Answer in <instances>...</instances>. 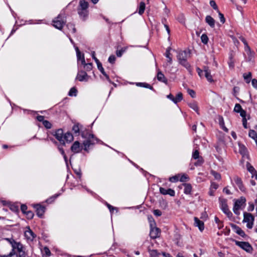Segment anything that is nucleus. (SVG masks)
I'll return each mask as SVG.
<instances>
[{
	"label": "nucleus",
	"instance_id": "f257e3e1",
	"mask_svg": "<svg viewBox=\"0 0 257 257\" xmlns=\"http://www.w3.org/2000/svg\"><path fill=\"white\" fill-rule=\"evenodd\" d=\"M81 136L83 138H87V140L83 142L84 150L88 152L89 148L95 144L98 143L100 140L96 138L93 134H88L87 136H85L84 134L82 133Z\"/></svg>",
	"mask_w": 257,
	"mask_h": 257
},
{
	"label": "nucleus",
	"instance_id": "f03ea898",
	"mask_svg": "<svg viewBox=\"0 0 257 257\" xmlns=\"http://www.w3.org/2000/svg\"><path fill=\"white\" fill-rule=\"evenodd\" d=\"M189 52L186 51H180L177 55L179 63L188 70L190 68V65L187 62V59L189 57Z\"/></svg>",
	"mask_w": 257,
	"mask_h": 257
},
{
	"label": "nucleus",
	"instance_id": "7ed1b4c3",
	"mask_svg": "<svg viewBox=\"0 0 257 257\" xmlns=\"http://www.w3.org/2000/svg\"><path fill=\"white\" fill-rule=\"evenodd\" d=\"M219 204L221 209L225 214L228 218H230L232 216V212L229 210L227 204V199L220 197L219 198Z\"/></svg>",
	"mask_w": 257,
	"mask_h": 257
},
{
	"label": "nucleus",
	"instance_id": "20e7f679",
	"mask_svg": "<svg viewBox=\"0 0 257 257\" xmlns=\"http://www.w3.org/2000/svg\"><path fill=\"white\" fill-rule=\"evenodd\" d=\"M243 222H247L246 226L248 228L251 229L253 227L254 217L250 213L244 212L243 213Z\"/></svg>",
	"mask_w": 257,
	"mask_h": 257
},
{
	"label": "nucleus",
	"instance_id": "39448f33",
	"mask_svg": "<svg viewBox=\"0 0 257 257\" xmlns=\"http://www.w3.org/2000/svg\"><path fill=\"white\" fill-rule=\"evenodd\" d=\"M51 134L54 136L55 138L62 145H65V143L63 139L64 132L61 128L57 129L51 132Z\"/></svg>",
	"mask_w": 257,
	"mask_h": 257
},
{
	"label": "nucleus",
	"instance_id": "423d86ee",
	"mask_svg": "<svg viewBox=\"0 0 257 257\" xmlns=\"http://www.w3.org/2000/svg\"><path fill=\"white\" fill-rule=\"evenodd\" d=\"M197 71L201 78H204V77H205L208 80H212L210 72L207 67H205L203 70L197 68Z\"/></svg>",
	"mask_w": 257,
	"mask_h": 257
},
{
	"label": "nucleus",
	"instance_id": "0eeeda50",
	"mask_svg": "<svg viewBox=\"0 0 257 257\" xmlns=\"http://www.w3.org/2000/svg\"><path fill=\"white\" fill-rule=\"evenodd\" d=\"M53 23L54 27L59 30H61L65 23V21L64 20L62 15L60 14L53 21Z\"/></svg>",
	"mask_w": 257,
	"mask_h": 257
},
{
	"label": "nucleus",
	"instance_id": "6e6552de",
	"mask_svg": "<svg viewBox=\"0 0 257 257\" xmlns=\"http://www.w3.org/2000/svg\"><path fill=\"white\" fill-rule=\"evenodd\" d=\"M235 244L247 252H251L253 248L248 242L235 240Z\"/></svg>",
	"mask_w": 257,
	"mask_h": 257
},
{
	"label": "nucleus",
	"instance_id": "1a4fd4ad",
	"mask_svg": "<svg viewBox=\"0 0 257 257\" xmlns=\"http://www.w3.org/2000/svg\"><path fill=\"white\" fill-rule=\"evenodd\" d=\"M24 247L23 245L20 242H17L15 245L13 246L12 250H14L15 251L16 249L17 250L18 252V257H26V253L25 251L24 250Z\"/></svg>",
	"mask_w": 257,
	"mask_h": 257
},
{
	"label": "nucleus",
	"instance_id": "9d476101",
	"mask_svg": "<svg viewBox=\"0 0 257 257\" xmlns=\"http://www.w3.org/2000/svg\"><path fill=\"white\" fill-rule=\"evenodd\" d=\"M192 158L195 160L197 159V161L194 163L196 166H201L204 162L203 159L202 157L199 156V152L198 150H196L193 152Z\"/></svg>",
	"mask_w": 257,
	"mask_h": 257
},
{
	"label": "nucleus",
	"instance_id": "9b49d317",
	"mask_svg": "<svg viewBox=\"0 0 257 257\" xmlns=\"http://www.w3.org/2000/svg\"><path fill=\"white\" fill-rule=\"evenodd\" d=\"M161 234V229L158 227H150V236L152 239H156L159 237Z\"/></svg>",
	"mask_w": 257,
	"mask_h": 257
},
{
	"label": "nucleus",
	"instance_id": "f8f14e48",
	"mask_svg": "<svg viewBox=\"0 0 257 257\" xmlns=\"http://www.w3.org/2000/svg\"><path fill=\"white\" fill-rule=\"evenodd\" d=\"M34 208L36 209V212L37 216L42 218L45 212V207L40 204H37L34 205Z\"/></svg>",
	"mask_w": 257,
	"mask_h": 257
},
{
	"label": "nucleus",
	"instance_id": "ddd939ff",
	"mask_svg": "<svg viewBox=\"0 0 257 257\" xmlns=\"http://www.w3.org/2000/svg\"><path fill=\"white\" fill-rule=\"evenodd\" d=\"M82 150V146L80 145V143L76 141L74 142L71 147V151L74 154L78 153Z\"/></svg>",
	"mask_w": 257,
	"mask_h": 257
},
{
	"label": "nucleus",
	"instance_id": "4468645a",
	"mask_svg": "<svg viewBox=\"0 0 257 257\" xmlns=\"http://www.w3.org/2000/svg\"><path fill=\"white\" fill-rule=\"evenodd\" d=\"M76 52V55H77V58L78 59V61H80L81 63L83 65H86L87 64L85 63V59L84 54H81V52H80L78 48L77 47H75ZM87 65L91 66V63H88Z\"/></svg>",
	"mask_w": 257,
	"mask_h": 257
},
{
	"label": "nucleus",
	"instance_id": "2eb2a0df",
	"mask_svg": "<svg viewBox=\"0 0 257 257\" xmlns=\"http://www.w3.org/2000/svg\"><path fill=\"white\" fill-rule=\"evenodd\" d=\"M233 179L235 184L238 187L239 190L242 192H245L246 189L243 184L241 179L238 176H235Z\"/></svg>",
	"mask_w": 257,
	"mask_h": 257
},
{
	"label": "nucleus",
	"instance_id": "dca6fc26",
	"mask_svg": "<svg viewBox=\"0 0 257 257\" xmlns=\"http://www.w3.org/2000/svg\"><path fill=\"white\" fill-rule=\"evenodd\" d=\"M230 226L237 234L242 237H245L246 236L244 231L238 226L233 223H230Z\"/></svg>",
	"mask_w": 257,
	"mask_h": 257
},
{
	"label": "nucleus",
	"instance_id": "f3484780",
	"mask_svg": "<svg viewBox=\"0 0 257 257\" xmlns=\"http://www.w3.org/2000/svg\"><path fill=\"white\" fill-rule=\"evenodd\" d=\"M234 111H235V112H237V113H239L240 115L242 117H244V116H246V111L243 110L241 106L238 103H236L235 105V106L234 108Z\"/></svg>",
	"mask_w": 257,
	"mask_h": 257
},
{
	"label": "nucleus",
	"instance_id": "a211bd4d",
	"mask_svg": "<svg viewBox=\"0 0 257 257\" xmlns=\"http://www.w3.org/2000/svg\"><path fill=\"white\" fill-rule=\"evenodd\" d=\"M25 236L28 240L33 241L34 239L36 237V235L33 232V231L28 227V229L25 231Z\"/></svg>",
	"mask_w": 257,
	"mask_h": 257
},
{
	"label": "nucleus",
	"instance_id": "6ab92c4d",
	"mask_svg": "<svg viewBox=\"0 0 257 257\" xmlns=\"http://www.w3.org/2000/svg\"><path fill=\"white\" fill-rule=\"evenodd\" d=\"M160 192L163 195H169L171 196H174L175 195V191L171 188L166 189L164 188L160 187Z\"/></svg>",
	"mask_w": 257,
	"mask_h": 257
},
{
	"label": "nucleus",
	"instance_id": "aec40b11",
	"mask_svg": "<svg viewBox=\"0 0 257 257\" xmlns=\"http://www.w3.org/2000/svg\"><path fill=\"white\" fill-rule=\"evenodd\" d=\"M245 198L243 197H241L240 199L236 200L235 201L233 207L236 210L240 209L241 206L243 204L245 203Z\"/></svg>",
	"mask_w": 257,
	"mask_h": 257
},
{
	"label": "nucleus",
	"instance_id": "412c9836",
	"mask_svg": "<svg viewBox=\"0 0 257 257\" xmlns=\"http://www.w3.org/2000/svg\"><path fill=\"white\" fill-rule=\"evenodd\" d=\"M89 79V76L85 71H79L78 73L76 80H85Z\"/></svg>",
	"mask_w": 257,
	"mask_h": 257
},
{
	"label": "nucleus",
	"instance_id": "4be33fe9",
	"mask_svg": "<svg viewBox=\"0 0 257 257\" xmlns=\"http://www.w3.org/2000/svg\"><path fill=\"white\" fill-rule=\"evenodd\" d=\"M3 204L8 205L10 209L14 212H19V206L16 204L11 203V202L6 203V201H4Z\"/></svg>",
	"mask_w": 257,
	"mask_h": 257
},
{
	"label": "nucleus",
	"instance_id": "5701e85b",
	"mask_svg": "<svg viewBox=\"0 0 257 257\" xmlns=\"http://www.w3.org/2000/svg\"><path fill=\"white\" fill-rule=\"evenodd\" d=\"M82 125L80 124L79 123H75L72 127V131L74 134L78 136L80 134V131L82 129Z\"/></svg>",
	"mask_w": 257,
	"mask_h": 257
},
{
	"label": "nucleus",
	"instance_id": "b1692460",
	"mask_svg": "<svg viewBox=\"0 0 257 257\" xmlns=\"http://www.w3.org/2000/svg\"><path fill=\"white\" fill-rule=\"evenodd\" d=\"M194 221L195 226H197L200 231H202L204 228V222L196 217H194Z\"/></svg>",
	"mask_w": 257,
	"mask_h": 257
},
{
	"label": "nucleus",
	"instance_id": "393cba45",
	"mask_svg": "<svg viewBox=\"0 0 257 257\" xmlns=\"http://www.w3.org/2000/svg\"><path fill=\"white\" fill-rule=\"evenodd\" d=\"M238 146L239 152L241 155H242L243 157L247 154V148L244 145L241 144L240 143H238Z\"/></svg>",
	"mask_w": 257,
	"mask_h": 257
},
{
	"label": "nucleus",
	"instance_id": "a878e982",
	"mask_svg": "<svg viewBox=\"0 0 257 257\" xmlns=\"http://www.w3.org/2000/svg\"><path fill=\"white\" fill-rule=\"evenodd\" d=\"M78 14L79 15V17L82 19L83 20H85L88 15V12L87 10H80L77 9Z\"/></svg>",
	"mask_w": 257,
	"mask_h": 257
},
{
	"label": "nucleus",
	"instance_id": "bb28decb",
	"mask_svg": "<svg viewBox=\"0 0 257 257\" xmlns=\"http://www.w3.org/2000/svg\"><path fill=\"white\" fill-rule=\"evenodd\" d=\"M183 185L184 187V193L185 194H191L192 187L190 183H184Z\"/></svg>",
	"mask_w": 257,
	"mask_h": 257
},
{
	"label": "nucleus",
	"instance_id": "cd10ccee",
	"mask_svg": "<svg viewBox=\"0 0 257 257\" xmlns=\"http://www.w3.org/2000/svg\"><path fill=\"white\" fill-rule=\"evenodd\" d=\"M88 8V3L84 0H81L79 2V6L78 9L80 10H87Z\"/></svg>",
	"mask_w": 257,
	"mask_h": 257
},
{
	"label": "nucleus",
	"instance_id": "c85d7f7f",
	"mask_svg": "<svg viewBox=\"0 0 257 257\" xmlns=\"http://www.w3.org/2000/svg\"><path fill=\"white\" fill-rule=\"evenodd\" d=\"M206 22L211 27L215 26V20L210 16H207L205 18Z\"/></svg>",
	"mask_w": 257,
	"mask_h": 257
},
{
	"label": "nucleus",
	"instance_id": "c756f323",
	"mask_svg": "<svg viewBox=\"0 0 257 257\" xmlns=\"http://www.w3.org/2000/svg\"><path fill=\"white\" fill-rule=\"evenodd\" d=\"M73 136L70 132H67L64 135L63 139L67 142H71L73 140Z\"/></svg>",
	"mask_w": 257,
	"mask_h": 257
},
{
	"label": "nucleus",
	"instance_id": "7c9ffc66",
	"mask_svg": "<svg viewBox=\"0 0 257 257\" xmlns=\"http://www.w3.org/2000/svg\"><path fill=\"white\" fill-rule=\"evenodd\" d=\"M170 49H171L170 48H168L167 49L166 53H165V56L168 58L167 63V66L170 65L172 62V59L170 56L171 55V54L170 52Z\"/></svg>",
	"mask_w": 257,
	"mask_h": 257
},
{
	"label": "nucleus",
	"instance_id": "2f4dec72",
	"mask_svg": "<svg viewBox=\"0 0 257 257\" xmlns=\"http://www.w3.org/2000/svg\"><path fill=\"white\" fill-rule=\"evenodd\" d=\"M148 251L150 253L151 257H158L159 256L161 255V253H159L158 252L157 250L156 249H148Z\"/></svg>",
	"mask_w": 257,
	"mask_h": 257
},
{
	"label": "nucleus",
	"instance_id": "473e14b6",
	"mask_svg": "<svg viewBox=\"0 0 257 257\" xmlns=\"http://www.w3.org/2000/svg\"><path fill=\"white\" fill-rule=\"evenodd\" d=\"M188 105L190 108L193 109L194 111H195L198 114H199V108L198 107L197 104L195 102H193L188 104Z\"/></svg>",
	"mask_w": 257,
	"mask_h": 257
},
{
	"label": "nucleus",
	"instance_id": "72a5a7b5",
	"mask_svg": "<svg viewBox=\"0 0 257 257\" xmlns=\"http://www.w3.org/2000/svg\"><path fill=\"white\" fill-rule=\"evenodd\" d=\"M51 252L49 249V247L47 246L44 247L42 256L44 255L46 256H50L51 255Z\"/></svg>",
	"mask_w": 257,
	"mask_h": 257
},
{
	"label": "nucleus",
	"instance_id": "f704fd0d",
	"mask_svg": "<svg viewBox=\"0 0 257 257\" xmlns=\"http://www.w3.org/2000/svg\"><path fill=\"white\" fill-rule=\"evenodd\" d=\"M183 99V94L181 92H179L174 97V103L177 104L178 102H180Z\"/></svg>",
	"mask_w": 257,
	"mask_h": 257
},
{
	"label": "nucleus",
	"instance_id": "c9c22d12",
	"mask_svg": "<svg viewBox=\"0 0 257 257\" xmlns=\"http://www.w3.org/2000/svg\"><path fill=\"white\" fill-rule=\"evenodd\" d=\"M145 4L144 2H141L140 3L139 7V14L140 15H142L145 11Z\"/></svg>",
	"mask_w": 257,
	"mask_h": 257
},
{
	"label": "nucleus",
	"instance_id": "e433bc0d",
	"mask_svg": "<svg viewBox=\"0 0 257 257\" xmlns=\"http://www.w3.org/2000/svg\"><path fill=\"white\" fill-rule=\"evenodd\" d=\"M148 219L150 223V227H155V226H156V223L152 215H149L148 216Z\"/></svg>",
	"mask_w": 257,
	"mask_h": 257
},
{
	"label": "nucleus",
	"instance_id": "4c0bfd02",
	"mask_svg": "<svg viewBox=\"0 0 257 257\" xmlns=\"http://www.w3.org/2000/svg\"><path fill=\"white\" fill-rule=\"evenodd\" d=\"M77 93V90L75 87H73L70 89L69 91L68 95L70 96H76Z\"/></svg>",
	"mask_w": 257,
	"mask_h": 257
},
{
	"label": "nucleus",
	"instance_id": "58836bf2",
	"mask_svg": "<svg viewBox=\"0 0 257 257\" xmlns=\"http://www.w3.org/2000/svg\"><path fill=\"white\" fill-rule=\"evenodd\" d=\"M0 257H18V254L16 253V251L12 250L9 253V254L7 255H0Z\"/></svg>",
	"mask_w": 257,
	"mask_h": 257
},
{
	"label": "nucleus",
	"instance_id": "ea45409f",
	"mask_svg": "<svg viewBox=\"0 0 257 257\" xmlns=\"http://www.w3.org/2000/svg\"><path fill=\"white\" fill-rule=\"evenodd\" d=\"M249 137L254 140L257 139V134L256 132L253 130H250L248 134Z\"/></svg>",
	"mask_w": 257,
	"mask_h": 257
},
{
	"label": "nucleus",
	"instance_id": "a19ab883",
	"mask_svg": "<svg viewBox=\"0 0 257 257\" xmlns=\"http://www.w3.org/2000/svg\"><path fill=\"white\" fill-rule=\"evenodd\" d=\"M136 85L138 86L144 87L149 88L151 89H152V87L150 84L146 83L138 82V83H136Z\"/></svg>",
	"mask_w": 257,
	"mask_h": 257
},
{
	"label": "nucleus",
	"instance_id": "79ce46f5",
	"mask_svg": "<svg viewBox=\"0 0 257 257\" xmlns=\"http://www.w3.org/2000/svg\"><path fill=\"white\" fill-rule=\"evenodd\" d=\"M211 174L214 176L216 180H220L221 178V175L214 170L211 171Z\"/></svg>",
	"mask_w": 257,
	"mask_h": 257
},
{
	"label": "nucleus",
	"instance_id": "37998d69",
	"mask_svg": "<svg viewBox=\"0 0 257 257\" xmlns=\"http://www.w3.org/2000/svg\"><path fill=\"white\" fill-rule=\"evenodd\" d=\"M201 42L203 44H206L208 43V38L206 34H203L201 36Z\"/></svg>",
	"mask_w": 257,
	"mask_h": 257
},
{
	"label": "nucleus",
	"instance_id": "c03bdc74",
	"mask_svg": "<svg viewBox=\"0 0 257 257\" xmlns=\"http://www.w3.org/2000/svg\"><path fill=\"white\" fill-rule=\"evenodd\" d=\"M25 214H26V217L28 219H32L34 216L33 212L30 210L28 211Z\"/></svg>",
	"mask_w": 257,
	"mask_h": 257
},
{
	"label": "nucleus",
	"instance_id": "a18cd8bd",
	"mask_svg": "<svg viewBox=\"0 0 257 257\" xmlns=\"http://www.w3.org/2000/svg\"><path fill=\"white\" fill-rule=\"evenodd\" d=\"M5 239L7 241H8L12 245V248L14 245H15V244L17 242L16 241H15V239H14L13 238H6Z\"/></svg>",
	"mask_w": 257,
	"mask_h": 257
},
{
	"label": "nucleus",
	"instance_id": "49530a36",
	"mask_svg": "<svg viewBox=\"0 0 257 257\" xmlns=\"http://www.w3.org/2000/svg\"><path fill=\"white\" fill-rule=\"evenodd\" d=\"M43 124L47 129H50L52 127V124L47 120L43 121Z\"/></svg>",
	"mask_w": 257,
	"mask_h": 257
},
{
	"label": "nucleus",
	"instance_id": "de8ad7c7",
	"mask_svg": "<svg viewBox=\"0 0 257 257\" xmlns=\"http://www.w3.org/2000/svg\"><path fill=\"white\" fill-rule=\"evenodd\" d=\"M247 170L249 172H250L252 174V178H253L254 177V175L256 173V170L252 166H250L249 167H248L247 168Z\"/></svg>",
	"mask_w": 257,
	"mask_h": 257
},
{
	"label": "nucleus",
	"instance_id": "09e8293b",
	"mask_svg": "<svg viewBox=\"0 0 257 257\" xmlns=\"http://www.w3.org/2000/svg\"><path fill=\"white\" fill-rule=\"evenodd\" d=\"M126 48H122L121 50H117L116 54L117 57H121L123 53L125 51Z\"/></svg>",
	"mask_w": 257,
	"mask_h": 257
},
{
	"label": "nucleus",
	"instance_id": "8fccbe9b",
	"mask_svg": "<svg viewBox=\"0 0 257 257\" xmlns=\"http://www.w3.org/2000/svg\"><path fill=\"white\" fill-rule=\"evenodd\" d=\"M179 180V177L177 175L169 178V181L172 182H176Z\"/></svg>",
	"mask_w": 257,
	"mask_h": 257
},
{
	"label": "nucleus",
	"instance_id": "3c124183",
	"mask_svg": "<svg viewBox=\"0 0 257 257\" xmlns=\"http://www.w3.org/2000/svg\"><path fill=\"white\" fill-rule=\"evenodd\" d=\"M244 50L248 55L251 54V49L247 44L244 45Z\"/></svg>",
	"mask_w": 257,
	"mask_h": 257
},
{
	"label": "nucleus",
	"instance_id": "603ef678",
	"mask_svg": "<svg viewBox=\"0 0 257 257\" xmlns=\"http://www.w3.org/2000/svg\"><path fill=\"white\" fill-rule=\"evenodd\" d=\"M188 179H189L188 176L187 175L184 174V175H182L181 177H180V181L181 182H186Z\"/></svg>",
	"mask_w": 257,
	"mask_h": 257
},
{
	"label": "nucleus",
	"instance_id": "864d4df0",
	"mask_svg": "<svg viewBox=\"0 0 257 257\" xmlns=\"http://www.w3.org/2000/svg\"><path fill=\"white\" fill-rule=\"evenodd\" d=\"M166 21V19H164L162 20V23L164 24V27L165 28L168 34L169 35H170V29H169L168 25H167V24H165Z\"/></svg>",
	"mask_w": 257,
	"mask_h": 257
},
{
	"label": "nucleus",
	"instance_id": "5fc2aeb1",
	"mask_svg": "<svg viewBox=\"0 0 257 257\" xmlns=\"http://www.w3.org/2000/svg\"><path fill=\"white\" fill-rule=\"evenodd\" d=\"M251 73L250 72H247L243 74V78L245 80H248L251 79Z\"/></svg>",
	"mask_w": 257,
	"mask_h": 257
},
{
	"label": "nucleus",
	"instance_id": "6e6d98bb",
	"mask_svg": "<svg viewBox=\"0 0 257 257\" xmlns=\"http://www.w3.org/2000/svg\"><path fill=\"white\" fill-rule=\"evenodd\" d=\"M218 15H219V18L220 21L222 24H223L225 22V18L224 17V16H223V15L222 14L220 13L218 10Z\"/></svg>",
	"mask_w": 257,
	"mask_h": 257
},
{
	"label": "nucleus",
	"instance_id": "4d7b16f0",
	"mask_svg": "<svg viewBox=\"0 0 257 257\" xmlns=\"http://www.w3.org/2000/svg\"><path fill=\"white\" fill-rule=\"evenodd\" d=\"M21 210L24 214H25L26 212L28 211H27V206L25 204H22L21 206Z\"/></svg>",
	"mask_w": 257,
	"mask_h": 257
},
{
	"label": "nucleus",
	"instance_id": "13d9d810",
	"mask_svg": "<svg viewBox=\"0 0 257 257\" xmlns=\"http://www.w3.org/2000/svg\"><path fill=\"white\" fill-rule=\"evenodd\" d=\"M188 93L192 98H194L196 96L195 92L192 89H188Z\"/></svg>",
	"mask_w": 257,
	"mask_h": 257
},
{
	"label": "nucleus",
	"instance_id": "bf43d9fd",
	"mask_svg": "<svg viewBox=\"0 0 257 257\" xmlns=\"http://www.w3.org/2000/svg\"><path fill=\"white\" fill-rule=\"evenodd\" d=\"M239 87L237 86H234L233 89V95L236 96L239 91Z\"/></svg>",
	"mask_w": 257,
	"mask_h": 257
},
{
	"label": "nucleus",
	"instance_id": "052dcab7",
	"mask_svg": "<svg viewBox=\"0 0 257 257\" xmlns=\"http://www.w3.org/2000/svg\"><path fill=\"white\" fill-rule=\"evenodd\" d=\"M108 61L110 63H114L115 61V57L114 55L110 56L108 58Z\"/></svg>",
	"mask_w": 257,
	"mask_h": 257
},
{
	"label": "nucleus",
	"instance_id": "680f3d73",
	"mask_svg": "<svg viewBox=\"0 0 257 257\" xmlns=\"http://www.w3.org/2000/svg\"><path fill=\"white\" fill-rule=\"evenodd\" d=\"M218 188V185L215 183V182H212L211 184V189H213L214 191L216 190Z\"/></svg>",
	"mask_w": 257,
	"mask_h": 257
},
{
	"label": "nucleus",
	"instance_id": "e2e57ef3",
	"mask_svg": "<svg viewBox=\"0 0 257 257\" xmlns=\"http://www.w3.org/2000/svg\"><path fill=\"white\" fill-rule=\"evenodd\" d=\"M96 64L98 70H100L102 73H104V70L101 63L99 62L98 63H96Z\"/></svg>",
	"mask_w": 257,
	"mask_h": 257
},
{
	"label": "nucleus",
	"instance_id": "0e129e2a",
	"mask_svg": "<svg viewBox=\"0 0 257 257\" xmlns=\"http://www.w3.org/2000/svg\"><path fill=\"white\" fill-rule=\"evenodd\" d=\"M153 213L156 216H160L162 215V212L159 209H155L153 211Z\"/></svg>",
	"mask_w": 257,
	"mask_h": 257
},
{
	"label": "nucleus",
	"instance_id": "69168bd1",
	"mask_svg": "<svg viewBox=\"0 0 257 257\" xmlns=\"http://www.w3.org/2000/svg\"><path fill=\"white\" fill-rule=\"evenodd\" d=\"M210 5L214 10H218V8H217V6L215 1H210Z\"/></svg>",
	"mask_w": 257,
	"mask_h": 257
},
{
	"label": "nucleus",
	"instance_id": "338daca9",
	"mask_svg": "<svg viewBox=\"0 0 257 257\" xmlns=\"http://www.w3.org/2000/svg\"><path fill=\"white\" fill-rule=\"evenodd\" d=\"M164 74L161 72H158L157 74V79L158 80H162V79L164 78Z\"/></svg>",
	"mask_w": 257,
	"mask_h": 257
},
{
	"label": "nucleus",
	"instance_id": "774afa93",
	"mask_svg": "<svg viewBox=\"0 0 257 257\" xmlns=\"http://www.w3.org/2000/svg\"><path fill=\"white\" fill-rule=\"evenodd\" d=\"M44 118H45L44 116H43V115H38L37 116V120L40 122H43V121L45 120H44Z\"/></svg>",
	"mask_w": 257,
	"mask_h": 257
}]
</instances>
